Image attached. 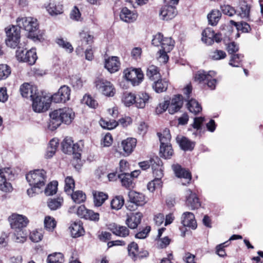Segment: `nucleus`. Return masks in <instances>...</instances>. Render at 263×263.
Wrapping results in <instances>:
<instances>
[{
	"mask_svg": "<svg viewBox=\"0 0 263 263\" xmlns=\"http://www.w3.org/2000/svg\"><path fill=\"white\" fill-rule=\"evenodd\" d=\"M50 120L48 128L51 130L57 129L62 123L69 124L74 117V113L72 109L64 107L54 110L50 114Z\"/></svg>",
	"mask_w": 263,
	"mask_h": 263,
	"instance_id": "nucleus-1",
	"label": "nucleus"
},
{
	"mask_svg": "<svg viewBox=\"0 0 263 263\" xmlns=\"http://www.w3.org/2000/svg\"><path fill=\"white\" fill-rule=\"evenodd\" d=\"M17 26L28 33V36L34 41H41V34H39V24L36 18L31 17H18L16 20Z\"/></svg>",
	"mask_w": 263,
	"mask_h": 263,
	"instance_id": "nucleus-2",
	"label": "nucleus"
},
{
	"mask_svg": "<svg viewBox=\"0 0 263 263\" xmlns=\"http://www.w3.org/2000/svg\"><path fill=\"white\" fill-rule=\"evenodd\" d=\"M26 178L30 186L41 189L46 184V172L44 170H35L27 174Z\"/></svg>",
	"mask_w": 263,
	"mask_h": 263,
	"instance_id": "nucleus-3",
	"label": "nucleus"
},
{
	"mask_svg": "<svg viewBox=\"0 0 263 263\" xmlns=\"http://www.w3.org/2000/svg\"><path fill=\"white\" fill-rule=\"evenodd\" d=\"M179 0H164V5L160 11V15L163 20L168 21L177 14L176 6Z\"/></svg>",
	"mask_w": 263,
	"mask_h": 263,
	"instance_id": "nucleus-4",
	"label": "nucleus"
},
{
	"mask_svg": "<svg viewBox=\"0 0 263 263\" xmlns=\"http://www.w3.org/2000/svg\"><path fill=\"white\" fill-rule=\"evenodd\" d=\"M139 165L143 170H146L151 166L153 174L156 177H162L163 175L162 161L157 156L153 157L148 161L141 162L139 163Z\"/></svg>",
	"mask_w": 263,
	"mask_h": 263,
	"instance_id": "nucleus-5",
	"label": "nucleus"
},
{
	"mask_svg": "<svg viewBox=\"0 0 263 263\" xmlns=\"http://www.w3.org/2000/svg\"><path fill=\"white\" fill-rule=\"evenodd\" d=\"M21 29L17 25H12L5 29L7 37L6 39V44L7 46L15 48L18 46L21 37Z\"/></svg>",
	"mask_w": 263,
	"mask_h": 263,
	"instance_id": "nucleus-6",
	"label": "nucleus"
},
{
	"mask_svg": "<svg viewBox=\"0 0 263 263\" xmlns=\"http://www.w3.org/2000/svg\"><path fill=\"white\" fill-rule=\"evenodd\" d=\"M14 176V174L11 168L0 169V190L6 193L11 192L13 188L8 181L13 179Z\"/></svg>",
	"mask_w": 263,
	"mask_h": 263,
	"instance_id": "nucleus-7",
	"label": "nucleus"
},
{
	"mask_svg": "<svg viewBox=\"0 0 263 263\" xmlns=\"http://www.w3.org/2000/svg\"><path fill=\"white\" fill-rule=\"evenodd\" d=\"M50 97H47L39 92L30 99L32 101L33 110L36 112H41L46 111L50 107L49 100Z\"/></svg>",
	"mask_w": 263,
	"mask_h": 263,
	"instance_id": "nucleus-8",
	"label": "nucleus"
},
{
	"mask_svg": "<svg viewBox=\"0 0 263 263\" xmlns=\"http://www.w3.org/2000/svg\"><path fill=\"white\" fill-rule=\"evenodd\" d=\"M125 79L133 86L139 85L143 80L144 74L140 68H127L124 71Z\"/></svg>",
	"mask_w": 263,
	"mask_h": 263,
	"instance_id": "nucleus-9",
	"label": "nucleus"
},
{
	"mask_svg": "<svg viewBox=\"0 0 263 263\" xmlns=\"http://www.w3.org/2000/svg\"><path fill=\"white\" fill-rule=\"evenodd\" d=\"M8 221L11 229L14 230L23 229L29 222L26 216L16 213L11 214L8 218Z\"/></svg>",
	"mask_w": 263,
	"mask_h": 263,
	"instance_id": "nucleus-10",
	"label": "nucleus"
},
{
	"mask_svg": "<svg viewBox=\"0 0 263 263\" xmlns=\"http://www.w3.org/2000/svg\"><path fill=\"white\" fill-rule=\"evenodd\" d=\"M71 89L67 85H63L59 89L57 92L51 97V100L56 103H65L70 100Z\"/></svg>",
	"mask_w": 263,
	"mask_h": 263,
	"instance_id": "nucleus-11",
	"label": "nucleus"
},
{
	"mask_svg": "<svg viewBox=\"0 0 263 263\" xmlns=\"http://www.w3.org/2000/svg\"><path fill=\"white\" fill-rule=\"evenodd\" d=\"M95 83L96 88L104 95L112 97L115 94V88L110 82L101 79L97 80Z\"/></svg>",
	"mask_w": 263,
	"mask_h": 263,
	"instance_id": "nucleus-12",
	"label": "nucleus"
},
{
	"mask_svg": "<svg viewBox=\"0 0 263 263\" xmlns=\"http://www.w3.org/2000/svg\"><path fill=\"white\" fill-rule=\"evenodd\" d=\"M185 205L191 210L199 209L201 206L199 199L195 193H193L191 189L186 190Z\"/></svg>",
	"mask_w": 263,
	"mask_h": 263,
	"instance_id": "nucleus-13",
	"label": "nucleus"
},
{
	"mask_svg": "<svg viewBox=\"0 0 263 263\" xmlns=\"http://www.w3.org/2000/svg\"><path fill=\"white\" fill-rule=\"evenodd\" d=\"M173 170L178 178H183L185 182H182L183 185H186L190 183L192 179V175L189 171L181 167L179 164H174L172 165Z\"/></svg>",
	"mask_w": 263,
	"mask_h": 263,
	"instance_id": "nucleus-14",
	"label": "nucleus"
},
{
	"mask_svg": "<svg viewBox=\"0 0 263 263\" xmlns=\"http://www.w3.org/2000/svg\"><path fill=\"white\" fill-rule=\"evenodd\" d=\"M174 41L171 37H164L161 44V49L159 50L160 58L164 59V62H166L168 60V57L167 52H170L174 47Z\"/></svg>",
	"mask_w": 263,
	"mask_h": 263,
	"instance_id": "nucleus-15",
	"label": "nucleus"
},
{
	"mask_svg": "<svg viewBox=\"0 0 263 263\" xmlns=\"http://www.w3.org/2000/svg\"><path fill=\"white\" fill-rule=\"evenodd\" d=\"M183 104V98L181 95L174 96L169 101L168 112L173 115L179 111L182 108Z\"/></svg>",
	"mask_w": 263,
	"mask_h": 263,
	"instance_id": "nucleus-16",
	"label": "nucleus"
},
{
	"mask_svg": "<svg viewBox=\"0 0 263 263\" xmlns=\"http://www.w3.org/2000/svg\"><path fill=\"white\" fill-rule=\"evenodd\" d=\"M21 95L24 98H30L34 97L38 92L36 86L30 85L29 83L23 84L20 88Z\"/></svg>",
	"mask_w": 263,
	"mask_h": 263,
	"instance_id": "nucleus-17",
	"label": "nucleus"
},
{
	"mask_svg": "<svg viewBox=\"0 0 263 263\" xmlns=\"http://www.w3.org/2000/svg\"><path fill=\"white\" fill-rule=\"evenodd\" d=\"M181 223L184 227L193 230L196 229L197 224L193 213L190 212H184L181 217Z\"/></svg>",
	"mask_w": 263,
	"mask_h": 263,
	"instance_id": "nucleus-18",
	"label": "nucleus"
},
{
	"mask_svg": "<svg viewBox=\"0 0 263 263\" xmlns=\"http://www.w3.org/2000/svg\"><path fill=\"white\" fill-rule=\"evenodd\" d=\"M142 217L143 215L140 212L131 213L127 215L125 223L130 229H136L140 223Z\"/></svg>",
	"mask_w": 263,
	"mask_h": 263,
	"instance_id": "nucleus-19",
	"label": "nucleus"
},
{
	"mask_svg": "<svg viewBox=\"0 0 263 263\" xmlns=\"http://www.w3.org/2000/svg\"><path fill=\"white\" fill-rule=\"evenodd\" d=\"M120 64L118 57H111L105 60L104 67L110 73H114L119 70Z\"/></svg>",
	"mask_w": 263,
	"mask_h": 263,
	"instance_id": "nucleus-20",
	"label": "nucleus"
},
{
	"mask_svg": "<svg viewBox=\"0 0 263 263\" xmlns=\"http://www.w3.org/2000/svg\"><path fill=\"white\" fill-rule=\"evenodd\" d=\"M128 197L130 202L137 206H143L146 202L145 197L143 194L134 191L129 192Z\"/></svg>",
	"mask_w": 263,
	"mask_h": 263,
	"instance_id": "nucleus-21",
	"label": "nucleus"
},
{
	"mask_svg": "<svg viewBox=\"0 0 263 263\" xmlns=\"http://www.w3.org/2000/svg\"><path fill=\"white\" fill-rule=\"evenodd\" d=\"M71 236L73 238L80 237L84 234L85 231L80 220L72 222L69 227Z\"/></svg>",
	"mask_w": 263,
	"mask_h": 263,
	"instance_id": "nucleus-22",
	"label": "nucleus"
},
{
	"mask_svg": "<svg viewBox=\"0 0 263 263\" xmlns=\"http://www.w3.org/2000/svg\"><path fill=\"white\" fill-rule=\"evenodd\" d=\"M120 18L124 22L127 23L133 22L137 17V14L134 11H131L126 7L122 9L120 13Z\"/></svg>",
	"mask_w": 263,
	"mask_h": 263,
	"instance_id": "nucleus-23",
	"label": "nucleus"
},
{
	"mask_svg": "<svg viewBox=\"0 0 263 263\" xmlns=\"http://www.w3.org/2000/svg\"><path fill=\"white\" fill-rule=\"evenodd\" d=\"M80 37L81 49L83 50V47L86 45H88L89 47H91V45L93 43V36L91 35L89 32L82 31L80 32Z\"/></svg>",
	"mask_w": 263,
	"mask_h": 263,
	"instance_id": "nucleus-24",
	"label": "nucleus"
},
{
	"mask_svg": "<svg viewBox=\"0 0 263 263\" xmlns=\"http://www.w3.org/2000/svg\"><path fill=\"white\" fill-rule=\"evenodd\" d=\"M110 229L114 234L120 237H125L127 236L129 233V230L126 227L118 225L116 223L111 224Z\"/></svg>",
	"mask_w": 263,
	"mask_h": 263,
	"instance_id": "nucleus-25",
	"label": "nucleus"
},
{
	"mask_svg": "<svg viewBox=\"0 0 263 263\" xmlns=\"http://www.w3.org/2000/svg\"><path fill=\"white\" fill-rule=\"evenodd\" d=\"M137 140L134 138H128L122 142V146L124 152L127 155H129L134 151L136 147Z\"/></svg>",
	"mask_w": 263,
	"mask_h": 263,
	"instance_id": "nucleus-26",
	"label": "nucleus"
},
{
	"mask_svg": "<svg viewBox=\"0 0 263 263\" xmlns=\"http://www.w3.org/2000/svg\"><path fill=\"white\" fill-rule=\"evenodd\" d=\"M149 96L148 93L144 92H140L135 96V104L137 107L143 108L148 102Z\"/></svg>",
	"mask_w": 263,
	"mask_h": 263,
	"instance_id": "nucleus-27",
	"label": "nucleus"
},
{
	"mask_svg": "<svg viewBox=\"0 0 263 263\" xmlns=\"http://www.w3.org/2000/svg\"><path fill=\"white\" fill-rule=\"evenodd\" d=\"M238 15L241 18H248L250 15L251 7L245 0H239Z\"/></svg>",
	"mask_w": 263,
	"mask_h": 263,
	"instance_id": "nucleus-28",
	"label": "nucleus"
},
{
	"mask_svg": "<svg viewBox=\"0 0 263 263\" xmlns=\"http://www.w3.org/2000/svg\"><path fill=\"white\" fill-rule=\"evenodd\" d=\"M216 74L214 71L206 72L204 70H199L194 75V78L195 81L199 83L204 84L208 78H210L211 74Z\"/></svg>",
	"mask_w": 263,
	"mask_h": 263,
	"instance_id": "nucleus-29",
	"label": "nucleus"
},
{
	"mask_svg": "<svg viewBox=\"0 0 263 263\" xmlns=\"http://www.w3.org/2000/svg\"><path fill=\"white\" fill-rule=\"evenodd\" d=\"M214 31L211 28H205L202 33V41L208 45H211L213 44V37Z\"/></svg>",
	"mask_w": 263,
	"mask_h": 263,
	"instance_id": "nucleus-30",
	"label": "nucleus"
},
{
	"mask_svg": "<svg viewBox=\"0 0 263 263\" xmlns=\"http://www.w3.org/2000/svg\"><path fill=\"white\" fill-rule=\"evenodd\" d=\"M27 233L23 229L14 230L12 236V240L17 243H24L27 239Z\"/></svg>",
	"mask_w": 263,
	"mask_h": 263,
	"instance_id": "nucleus-31",
	"label": "nucleus"
},
{
	"mask_svg": "<svg viewBox=\"0 0 263 263\" xmlns=\"http://www.w3.org/2000/svg\"><path fill=\"white\" fill-rule=\"evenodd\" d=\"M178 141L181 148L184 151H192L195 147V142L191 141L186 137H182L180 140H178Z\"/></svg>",
	"mask_w": 263,
	"mask_h": 263,
	"instance_id": "nucleus-32",
	"label": "nucleus"
},
{
	"mask_svg": "<svg viewBox=\"0 0 263 263\" xmlns=\"http://www.w3.org/2000/svg\"><path fill=\"white\" fill-rule=\"evenodd\" d=\"M118 178L120 179L123 186L127 189L133 187V179L129 173H121L118 175Z\"/></svg>",
	"mask_w": 263,
	"mask_h": 263,
	"instance_id": "nucleus-33",
	"label": "nucleus"
},
{
	"mask_svg": "<svg viewBox=\"0 0 263 263\" xmlns=\"http://www.w3.org/2000/svg\"><path fill=\"white\" fill-rule=\"evenodd\" d=\"M221 16V12L218 10H213L208 15L209 24L212 26H216Z\"/></svg>",
	"mask_w": 263,
	"mask_h": 263,
	"instance_id": "nucleus-34",
	"label": "nucleus"
},
{
	"mask_svg": "<svg viewBox=\"0 0 263 263\" xmlns=\"http://www.w3.org/2000/svg\"><path fill=\"white\" fill-rule=\"evenodd\" d=\"M146 76L152 81L160 79L161 75L158 67L154 65L148 66L147 69Z\"/></svg>",
	"mask_w": 263,
	"mask_h": 263,
	"instance_id": "nucleus-35",
	"label": "nucleus"
},
{
	"mask_svg": "<svg viewBox=\"0 0 263 263\" xmlns=\"http://www.w3.org/2000/svg\"><path fill=\"white\" fill-rule=\"evenodd\" d=\"M93 202L96 206H100L108 198L107 194L101 192H95L93 193Z\"/></svg>",
	"mask_w": 263,
	"mask_h": 263,
	"instance_id": "nucleus-36",
	"label": "nucleus"
},
{
	"mask_svg": "<svg viewBox=\"0 0 263 263\" xmlns=\"http://www.w3.org/2000/svg\"><path fill=\"white\" fill-rule=\"evenodd\" d=\"M244 55L241 53L232 54L230 55L229 64L232 67H238L241 66V63Z\"/></svg>",
	"mask_w": 263,
	"mask_h": 263,
	"instance_id": "nucleus-37",
	"label": "nucleus"
},
{
	"mask_svg": "<svg viewBox=\"0 0 263 263\" xmlns=\"http://www.w3.org/2000/svg\"><path fill=\"white\" fill-rule=\"evenodd\" d=\"M187 107L189 111L195 115H197L202 110V107L195 99H191L187 103Z\"/></svg>",
	"mask_w": 263,
	"mask_h": 263,
	"instance_id": "nucleus-38",
	"label": "nucleus"
},
{
	"mask_svg": "<svg viewBox=\"0 0 263 263\" xmlns=\"http://www.w3.org/2000/svg\"><path fill=\"white\" fill-rule=\"evenodd\" d=\"M168 86L167 81L162 80L158 79L153 84V88L156 92L158 93L162 92L166 90Z\"/></svg>",
	"mask_w": 263,
	"mask_h": 263,
	"instance_id": "nucleus-39",
	"label": "nucleus"
},
{
	"mask_svg": "<svg viewBox=\"0 0 263 263\" xmlns=\"http://www.w3.org/2000/svg\"><path fill=\"white\" fill-rule=\"evenodd\" d=\"M157 135L159 138L160 145L170 144L169 142L171 139V136L168 128H165L162 133H157Z\"/></svg>",
	"mask_w": 263,
	"mask_h": 263,
	"instance_id": "nucleus-40",
	"label": "nucleus"
},
{
	"mask_svg": "<svg viewBox=\"0 0 263 263\" xmlns=\"http://www.w3.org/2000/svg\"><path fill=\"white\" fill-rule=\"evenodd\" d=\"M25 56L26 58H23V59L29 65H33L37 58L35 49L33 48L26 51Z\"/></svg>",
	"mask_w": 263,
	"mask_h": 263,
	"instance_id": "nucleus-41",
	"label": "nucleus"
},
{
	"mask_svg": "<svg viewBox=\"0 0 263 263\" xmlns=\"http://www.w3.org/2000/svg\"><path fill=\"white\" fill-rule=\"evenodd\" d=\"M73 140L71 137H66L62 142L63 152L65 154H70L73 151L72 148Z\"/></svg>",
	"mask_w": 263,
	"mask_h": 263,
	"instance_id": "nucleus-42",
	"label": "nucleus"
},
{
	"mask_svg": "<svg viewBox=\"0 0 263 263\" xmlns=\"http://www.w3.org/2000/svg\"><path fill=\"white\" fill-rule=\"evenodd\" d=\"M160 153L161 157L165 159H170L173 154V149L171 145H160Z\"/></svg>",
	"mask_w": 263,
	"mask_h": 263,
	"instance_id": "nucleus-43",
	"label": "nucleus"
},
{
	"mask_svg": "<svg viewBox=\"0 0 263 263\" xmlns=\"http://www.w3.org/2000/svg\"><path fill=\"white\" fill-rule=\"evenodd\" d=\"M63 202V199L62 198H50L47 201V205L51 210H57L61 208Z\"/></svg>",
	"mask_w": 263,
	"mask_h": 263,
	"instance_id": "nucleus-44",
	"label": "nucleus"
},
{
	"mask_svg": "<svg viewBox=\"0 0 263 263\" xmlns=\"http://www.w3.org/2000/svg\"><path fill=\"white\" fill-rule=\"evenodd\" d=\"M230 24L236 27L237 30H240L242 32H249L251 30L249 24L245 22H236L233 20H231Z\"/></svg>",
	"mask_w": 263,
	"mask_h": 263,
	"instance_id": "nucleus-45",
	"label": "nucleus"
},
{
	"mask_svg": "<svg viewBox=\"0 0 263 263\" xmlns=\"http://www.w3.org/2000/svg\"><path fill=\"white\" fill-rule=\"evenodd\" d=\"M48 13L51 15H56L63 12L62 6L50 3L47 8Z\"/></svg>",
	"mask_w": 263,
	"mask_h": 263,
	"instance_id": "nucleus-46",
	"label": "nucleus"
},
{
	"mask_svg": "<svg viewBox=\"0 0 263 263\" xmlns=\"http://www.w3.org/2000/svg\"><path fill=\"white\" fill-rule=\"evenodd\" d=\"M135 101V95L132 92H125L123 93L122 101L126 106H130Z\"/></svg>",
	"mask_w": 263,
	"mask_h": 263,
	"instance_id": "nucleus-47",
	"label": "nucleus"
},
{
	"mask_svg": "<svg viewBox=\"0 0 263 263\" xmlns=\"http://www.w3.org/2000/svg\"><path fill=\"white\" fill-rule=\"evenodd\" d=\"M47 261L48 263H63L64 256L61 253H54L48 255Z\"/></svg>",
	"mask_w": 263,
	"mask_h": 263,
	"instance_id": "nucleus-48",
	"label": "nucleus"
},
{
	"mask_svg": "<svg viewBox=\"0 0 263 263\" xmlns=\"http://www.w3.org/2000/svg\"><path fill=\"white\" fill-rule=\"evenodd\" d=\"M124 203V200L123 196H118L112 199L110 202V206L112 209L118 210L122 207Z\"/></svg>",
	"mask_w": 263,
	"mask_h": 263,
	"instance_id": "nucleus-49",
	"label": "nucleus"
},
{
	"mask_svg": "<svg viewBox=\"0 0 263 263\" xmlns=\"http://www.w3.org/2000/svg\"><path fill=\"white\" fill-rule=\"evenodd\" d=\"M162 177H156V178L148 182L147 185V189L151 192H153L156 189L160 188L162 186Z\"/></svg>",
	"mask_w": 263,
	"mask_h": 263,
	"instance_id": "nucleus-50",
	"label": "nucleus"
},
{
	"mask_svg": "<svg viewBox=\"0 0 263 263\" xmlns=\"http://www.w3.org/2000/svg\"><path fill=\"white\" fill-rule=\"evenodd\" d=\"M58 185V182L56 181L50 182L45 189V194L46 196H51L55 194L57 192Z\"/></svg>",
	"mask_w": 263,
	"mask_h": 263,
	"instance_id": "nucleus-51",
	"label": "nucleus"
},
{
	"mask_svg": "<svg viewBox=\"0 0 263 263\" xmlns=\"http://www.w3.org/2000/svg\"><path fill=\"white\" fill-rule=\"evenodd\" d=\"M226 57L227 54L225 51L218 49L212 51L210 54V58L215 61L223 59Z\"/></svg>",
	"mask_w": 263,
	"mask_h": 263,
	"instance_id": "nucleus-52",
	"label": "nucleus"
},
{
	"mask_svg": "<svg viewBox=\"0 0 263 263\" xmlns=\"http://www.w3.org/2000/svg\"><path fill=\"white\" fill-rule=\"evenodd\" d=\"M229 245V241L218 245L215 248V253L219 256L224 257L227 256L225 248Z\"/></svg>",
	"mask_w": 263,
	"mask_h": 263,
	"instance_id": "nucleus-53",
	"label": "nucleus"
},
{
	"mask_svg": "<svg viewBox=\"0 0 263 263\" xmlns=\"http://www.w3.org/2000/svg\"><path fill=\"white\" fill-rule=\"evenodd\" d=\"M73 201L77 203H81L86 200V195L82 191H78L71 195Z\"/></svg>",
	"mask_w": 263,
	"mask_h": 263,
	"instance_id": "nucleus-54",
	"label": "nucleus"
},
{
	"mask_svg": "<svg viewBox=\"0 0 263 263\" xmlns=\"http://www.w3.org/2000/svg\"><path fill=\"white\" fill-rule=\"evenodd\" d=\"M11 72L10 67L6 64H0V80L6 79Z\"/></svg>",
	"mask_w": 263,
	"mask_h": 263,
	"instance_id": "nucleus-55",
	"label": "nucleus"
},
{
	"mask_svg": "<svg viewBox=\"0 0 263 263\" xmlns=\"http://www.w3.org/2000/svg\"><path fill=\"white\" fill-rule=\"evenodd\" d=\"M128 251L129 256H130L134 260H136V257L138 253V245L135 242L130 243L128 246Z\"/></svg>",
	"mask_w": 263,
	"mask_h": 263,
	"instance_id": "nucleus-56",
	"label": "nucleus"
},
{
	"mask_svg": "<svg viewBox=\"0 0 263 263\" xmlns=\"http://www.w3.org/2000/svg\"><path fill=\"white\" fill-rule=\"evenodd\" d=\"M57 222L53 218L46 216L44 220L45 228L48 231H52L56 226Z\"/></svg>",
	"mask_w": 263,
	"mask_h": 263,
	"instance_id": "nucleus-57",
	"label": "nucleus"
},
{
	"mask_svg": "<svg viewBox=\"0 0 263 263\" xmlns=\"http://www.w3.org/2000/svg\"><path fill=\"white\" fill-rule=\"evenodd\" d=\"M57 43L61 47L65 49L67 51L71 53L73 50V48L71 44L63 40V39H58L57 40Z\"/></svg>",
	"mask_w": 263,
	"mask_h": 263,
	"instance_id": "nucleus-58",
	"label": "nucleus"
},
{
	"mask_svg": "<svg viewBox=\"0 0 263 263\" xmlns=\"http://www.w3.org/2000/svg\"><path fill=\"white\" fill-rule=\"evenodd\" d=\"M64 190L67 193H70L74 187V181L71 177H67L65 180Z\"/></svg>",
	"mask_w": 263,
	"mask_h": 263,
	"instance_id": "nucleus-59",
	"label": "nucleus"
},
{
	"mask_svg": "<svg viewBox=\"0 0 263 263\" xmlns=\"http://www.w3.org/2000/svg\"><path fill=\"white\" fill-rule=\"evenodd\" d=\"M83 102L90 107L95 108L98 106L96 100L93 99L90 95H85L83 98Z\"/></svg>",
	"mask_w": 263,
	"mask_h": 263,
	"instance_id": "nucleus-60",
	"label": "nucleus"
},
{
	"mask_svg": "<svg viewBox=\"0 0 263 263\" xmlns=\"http://www.w3.org/2000/svg\"><path fill=\"white\" fill-rule=\"evenodd\" d=\"M100 123L103 128L108 129H113L118 125V122L115 120H113L112 121H107L104 120H101Z\"/></svg>",
	"mask_w": 263,
	"mask_h": 263,
	"instance_id": "nucleus-61",
	"label": "nucleus"
},
{
	"mask_svg": "<svg viewBox=\"0 0 263 263\" xmlns=\"http://www.w3.org/2000/svg\"><path fill=\"white\" fill-rule=\"evenodd\" d=\"M221 10L224 14L230 16H233L236 13L234 8L229 5L221 6Z\"/></svg>",
	"mask_w": 263,
	"mask_h": 263,
	"instance_id": "nucleus-62",
	"label": "nucleus"
},
{
	"mask_svg": "<svg viewBox=\"0 0 263 263\" xmlns=\"http://www.w3.org/2000/svg\"><path fill=\"white\" fill-rule=\"evenodd\" d=\"M226 49L229 54L231 55L232 54H235L238 51L239 46L234 42H232L227 45Z\"/></svg>",
	"mask_w": 263,
	"mask_h": 263,
	"instance_id": "nucleus-63",
	"label": "nucleus"
},
{
	"mask_svg": "<svg viewBox=\"0 0 263 263\" xmlns=\"http://www.w3.org/2000/svg\"><path fill=\"white\" fill-rule=\"evenodd\" d=\"M169 100H165L159 103L156 108V112L157 114H161L167 109L168 110Z\"/></svg>",
	"mask_w": 263,
	"mask_h": 263,
	"instance_id": "nucleus-64",
	"label": "nucleus"
}]
</instances>
